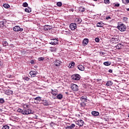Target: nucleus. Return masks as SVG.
Returning a JSON list of instances; mask_svg holds the SVG:
<instances>
[{"mask_svg":"<svg viewBox=\"0 0 129 129\" xmlns=\"http://www.w3.org/2000/svg\"><path fill=\"white\" fill-rule=\"evenodd\" d=\"M33 113H35V111L31 108L23 109V114L25 115L33 114Z\"/></svg>","mask_w":129,"mask_h":129,"instance_id":"f257e3e1","label":"nucleus"},{"mask_svg":"<svg viewBox=\"0 0 129 129\" xmlns=\"http://www.w3.org/2000/svg\"><path fill=\"white\" fill-rule=\"evenodd\" d=\"M117 29H118L120 32H124L126 30V26L124 24H119L117 26Z\"/></svg>","mask_w":129,"mask_h":129,"instance_id":"f03ea898","label":"nucleus"},{"mask_svg":"<svg viewBox=\"0 0 129 129\" xmlns=\"http://www.w3.org/2000/svg\"><path fill=\"white\" fill-rule=\"evenodd\" d=\"M13 31L15 32H23L24 31V29L23 28H21L20 26H16L13 28Z\"/></svg>","mask_w":129,"mask_h":129,"instance_id":"7ed1b4c3","label":"nucleus"},{"mask_svg":"<svg viewBox=\"0 0 129 129\" xmlns=\"http://www.w3.org/2000/svg\"><path fill=\"white\" fill-rule=\"evenodd\" d=\"M80 75L79 74H75L72 76V79L73 80H80Z\"/></svg>","mask_w":129,"mask_h":129,"instance_id":"20e7f679","label":"nucleus"},{"mask_svg":"<svg viewBox=\"0 0 129 129\" xmlns=\"http://www.w3.org/2000/svg\"><path fill=\"white\" fill-rule=\"evenodd\" d=\"M52 29V27L50 25H45L42 28V31L44 32H47V31H50Z\"/></svg>","mask_w":129,"mask_h":129,"instance_id":"39448f33","label":"nucleus"},{"mask_svg":"<svg viewBox=\"0 0 129 129\" xmlns=\"http://www.w3.org/2000/svg\"><path fill=\"white\" fill-rule=\"evenodd\" d=\"M75 123L80 126H83V124H84V121L82 119L78 120L75 121Z\"/></svg>","mask_w":129,"mask_h":129,"instance_id":"423d86ee","label":"nucleus"},{"mask_svg":"<svg viewBox=\"0 0 129 129\" xmlns=\"http://www.w3.org/2000/svg\"><path fill=\"white\" fill-rule=\"evenodd\" d=\"M53 64L56 67H59L61 64H62V61L59 60V59H56L53 61Z\"/></svg>","mask_w":129,"mask_h":129,"instance_id":"0eeeda50","label":"nucleus"},{"mask_svg":"<svg viewBox=\"0 0 129 129\" xmlns=\"http://www.w3.org/2000/svg\"><path fill=\"white\" fill-rule=\"evenodd\" d=\"M111 43L116 44V43H118V38L116 37H114L111 39Z\"/></svg>","mask_w":129,"mask_h":129,"instance_id":"6e6552de","label":"nucleus"},{"mask_svg":"<svg viewBox=\"0 0 129 129\" xmlns=\"http://www.w3.org/2000/svg\"><path fill=\"white\" fill-rule=\"evenodd\" d=\"M51 41L49 42L50 45H57L58 44V40L57 39H51Z\"/></svg>","mask_w":129,"mask_h":129,"instance_id":"1a4fd4ad","label":"nucleus"},{"mask_svg":"<svg viewBox=\"0 0 129 129\" xmlns=\"http://www.w3.org/2000/svg\"><path fill=\"white\" fill-rule=\"evenodd\" d=\"M77 27V25L76 23H71L70 25V28L72 31H74Z\"/></svg>","mask_w":129,"mask_h":129,"instance_id":"9d476101","label":"nucleus"},{"mask_svg":"<svg viewBox=\"0 0 129 129\" xmlns=\"http://www.w3.org/2000/svg\"><path fill=\"white\" fill-rule=\"evenodd\" d=\"M30 75H31V77H36L37 74H38V72L36 71H31L29 73Z\"/></svg>","mask_w":129,"mask_h":129,"instance_id":"9b49d317","label":"nucleus"},{"mask_svg":"<svg viewBox=\"0 0 129 129\" xmlns=\"http://www.w3.org/2000/svg\"><path fill=\"white\" fill-rule=\"evenodd\" d=\"M71 89L73 90V91H77L78 90V86L76 84H73L71 86Z\"/></svg>","mask_w":129,"mask_h":129,"instance_id":"f8f14e48","label":"nucleus"},{"mask_svg":"<svg viewBox=\"0 0 129 129\" xmlns=\"http://www.w3.org/2000/svg\"><path fill=\"white\" fill-rule=\"evenodd\" d=\"M77 68L79 69V70H80V71H84V70H85L84 67L81 64L78 66Z\"/></svg>","mask_w":129,"mask_h":129,"instance_id":"ddd939ff","label":"nucleus"},{"mask_svg":"<svg viewBox=\"0 0 129 129\" xmlns=\"http://www.w3.org/2000/svg\"><path fill=\"white\" fill-rule=\"evenodd\" d=\"M92 114L93 116H98L99 115V112L96 111H92Z\"/></svg>","mask_w":129,"mask_h":129,"instance_id":"4468645a","label":"nucleus"},{"mask_svg":"<svg viewBox=\"0 0 129 129\" xmlns=\"http://www.w3.org/2000/svg\"><path fill=\"white\" fill-rule=\"evenodd\" d=\"M5 94H7V95H12L13 94V91L8 90L6 92Z\"/></svg>","mask_w":129,"mask_h":129,"instance_id":"2eb2a0df","label":"nucleus"},{"mask_svg":"<svg viewBox=\"0 0 129 129\" xmlns=\"http://www.w3.org/2000/svg\"><path fill=\"white\" fill-rule=\"evenodd\" d=\"M42 104H43V105H45V106H47L49 105V102H48V101H47V100H42Z\"/></svg>","mask_w":129,"mask_h":129,"instance_id":"dca6fc26","label":"nucleus"},{"mask_svg":"<svg viewBox=\"0 0 129 129\" xmlns=\"http://www.w3.org/2000/svg\"><path fill=\"white\" fill-rule=\"evenodd\" d=\"M97 27H98L99 28H102V27H103V23H102V22H98L97 24Z\"/></svg>","mask_w":129,"mask_h":129,"instance_id":"f3484780","label":"nucleus"},{"mask_svg":"<svg viewBox=\"0 0 129 129\" xmlns=\"http://www.w3.org/2000/svg\"><path fill=\"white\" fill-rule=\"evenodd\" d=\"M34 100H36L37 101H42V98L40 96L36 97V98H34Z\"/></svg>","mask_w":129,"mask_h":129,"instance_id":"a211bd4d","label":"nucleus"},{"mask_svg":"<svg viewBox=\"0 0 129 129\" xmlns=\"http://www.w3.org/2000/svg\"><path fill=\"white\" fill-rule=\"evenodd\" d=\"M75 65V62L74 61H72L70 64L69 65V68H73L74 67V66Z\"/></svg>","mask_w":129,"mask_h":129,"instance_id":"6ab92c4d","label":"nucleus"},{"mask_svg":"<svg viewBox=\"0 0 129 129\" xmlns=\"http://www.w3.org/2000/svg\"><path fill=\"white\" fill-rule=\"evenodd\" d=\"M103 64L104 65H105V66H109L111 64V62L109 61H107L104 62Z\"/></svg>","mask_w":129,"mask_h":129,"instance_id":"aec40b11","label":"nucleus"},{"mask_svg":"<svg viewBox=\"0 0 129 129\" xmlns=\"http://www.w3.org/2000/svg\"><path fill=\"white\" fill-rule=\"evenodd\" d=\"M112 84H113V83H112V82H111V81H108L107 82L106 85V86H111Z\"/></svg>","mask_w":129,"mask_h":129,"instance_id":"412c9836","label":"nucleus"},{"mask_svg":"<svg viewBox=\"0 0 129 129\" xmlns=\"http://www.w3.org/2000/svg\"><path fill=\"white\" fill-rule=\"evenodd\" d=\"M89 42V40H88V39H84L83 41V43L84 45H87Z\"/></svg>","mask_w":129,"mask_h":129,"instance_id":"4be33fe9","label":"nucleus"},{"mask_svg":"<svg viewBox=\"0 0 129 129\" xmlns=\"http://www.w3.org/2000/svg\"><path fill=\"white\" fill-rule=\"evenodd\" d=\"M56 98L59 100L62 99V98H63V95L61 94H59L56 96Z\"/></svg>","mask_w":129,"mask_h":129,"instance_id":"5701e85b","label":"nucleus"},{"mask_svg":"<svg viewBox=\"0 0 129 129\" xmlns=\"http://www.w3.org/2000/svg\"><path fill=\"white\" fill-rule=\"evenodd\" d=\"M25 12L26 13H31V12H32V10H31L30 7H27L25 9Z\"/></svg>","mask_w":129,"mask_h":129,"instance_id":"b1692460","label":"nucleus"},{"mask_svg":"<svg viewBox=\"0 0 129 129\" xmlns=\"http://www.w3.org/2000/svg\"><path fill=\"white\" fill-rule=\"evenodd\" d=\"M56 49H57V48H56L55 47H50L49 50H50V51L51 52H56Z\"/></svg>","mask_w":129,"mask_h":129,"instance_id":"393cba45","label":"nucleus"},{"mask_svg":"<svg viewBox=\"0 0 129 129\" xmlns=\"http://www.w3.org/2000/svg\"><path fill=\"white\" fill-rule=\"evenodd\" d=\"M79 12H81V13H83L84 12H85V8L83 7H80L79 8Z\"/></svg>","mask_w":129,"mask_h":129,"instance_id":"a878e982","label":"nucleus"},{"mask_svg":"<svg viewBox=\"0 0 129 129\" xmlns=\"http://www.w3.org/2000/svg\"><path fill=\"white\" fill-rule=\"evenodd\" d=\"M5 27V22L4 21H1L0 22V27L3 29Z\"/></svg>","mask_w":129,"mask_h":129,"instance_id":"bb28decb","label":"nucleus"},{"mask_svg":"<svg viewBox=\"0 0 129 129\" xmlns=\"http://www.w3.org/2000/svg\"><path fill=\"white\" fill-rule=\"evenodd\" d=\"M116 49H118V50H120L121 49V44L119 43L116 46Z\"/></svg>","mask_w":129,"mask_h":129,"instance_id":"cd10ccee","label":"nucleus"},{"mask_svg":"<svg viewBox=\"0 0 129 129\" xmlns=\"http://www.w3.org/2000/svg\"><path fill=\"white\" fill-rule=\"evenodd\" d=\"M51 94L53 95H57V91L53 90V89H51Z\"/></svg>","mask_w":129,"mask_h":129,"instance_id":"c85d7f7f","label":"nucleus"},{"mask_svg":"<svg viewBox=\"0 0 129 129\" xmlns=\"http://www.w3.org/2000/svg\"><path fill=\"white\" fill-rule=\"evenodd\" d=\"M81 101H87V98H86V97H84V96H82L81 97Z\"/></svg>","mask_w":129,"mask_h":129,"instance_id":"c756f323","label":"nucleus"},{"mask_svg":"<svg viewBox=\"0 0 129 129\" xmlns=\"http://www.w3.org/2000/svg\"><path fill=\"white\" fill-rule=\"evenodd\" d=\"M122 2L124 5H127L129 4V0H122Z\"/></svg>","mask_w":129,"mask_h":129,"instance_id":"7c9ffc66","label":"nucleus"},{"mask_svg":"<svg viewBox=\"0 0 129 129\" xmlns=\"http://www.w3.org/2000/svg\"><path fill=\"white\" fill-rule=\"evenodd\" d=\"M18 112H20V113H22V114H24V109H18L17 110Z\"/></svg>","mask_w":129,"mask_h":129,"instance_id":"2f4dec72","label":"nucleus"},{"mask_svg":"<svg viewBox=\"0 0 129 129\" xmlns=\"http://www.w3.org/2000/svg\"><path fill=\"white\" fill-rule=\"evenodd\" d=\"M76 21L77 24H80V23H81V22H82V20H81V19H79V18H77L76 19Z\"/></svg>","mask_w":129,"mask_h":129,"instance_id":"473e14b6","label":"nucleus"},{"mask_svg":"<svg viewBox=\"0 0 129 129\" xmlns=\"http://www.w3.org/2000/svg\"><path fill=\"white\" fill-rule=\"evenodd\" d=\"M29 108V105L25 104L23 105V109H27Z\"/></svg>","mask_w":129,"mask_h":129,"instance_id":"72a5a7b5","label":"nucleus"},{"mask_svg":"<svg viewBox=\"0 0 129 129\" xmlns=\"http://www.w3.org/2000/svg\"><path fill=\"white\" fill-rule=\"evenodd\" d=\"M4 8L5 9H9L10 8V6L9 4H5L3 5Z\"/></svg>","mask_w":129,"mask_h":129,"instance_id":"f704fd0d","label":"nucleus"},{"mask_svg":"<svg viewBox=\"0 0 129 129\" xmlns=\"http://www.w3.org/2000/svg\"><path fill=\"white\" fill-rule=\"evenodd\" d=\"M2 129H10V126L8 125H5L3 126Z\"/></svg>","mask_w":129,"mask_h":129,"instance_id":"c9c22d12","label":"nucleus"},{"mask_svg":"<svg viewBox=\"0 0 129 129\" xmlns=\"http://www.w3.org/2000/svg\"><path fill=\"white\" fill-rule=\"evenodd\" d=\"M3 45L4 47H6V46H8V42L7 41H4L3 42Z\"/></svg>","mask_w":129,"mask_h":129,"instance_id":"e433bc0d","label":"nucleus"},{"mask_svg":"<svg viewBox=\"0 0 129 129\" xmlns=\"http://www.w3.org/2000/svg\"><path fill=\"white\" fill-rule=\"evenodd\" d=\"M57 7H61L62 6V3L61 2H57L56 4Z\"/></svg>","mask_w":129,"mask_h":129,"instance_id":"4c0bfd02","label":"nucleus"},{"mask_svg":"<svg viewBox=\"0 0 129 129\" xmlns=\"http://www.w3.org/2000/svg\"><path fill=\"white\" fill-rule=\"evenodd\" d=\"M45 59L44 57H41L38 58V61H43Z\"/></svg>","mask_w":129,"mask_h":129,"instance_id":"58836bf2","label":"nucleus"},{"mask_svg":"<svg viewBox=\"0 0 129 129\" xmlns=\"http://www.w3.org/2000/svg\"><path fill=\"white\" fill-rule=\"evenodd\" d=\"M104 4H109L110 3V2L109 1V0H104Z\"/></svg>","mask_w":129,"mask_h":129,"instance_id":"ea45409f","label":"nucleus"},{"mask_svg":"<svg viewBox=\"0 0 129 129\" xmlns=\"http://www.w3.org/2000/svg\"><path fill=\"white\" fill-rule=\"evenodd\" d=\"M23 7H24V8H27V7H28V3H24L23 4Z\"/></svg>","mask_w":129,"mask_h":129,"instance_id":"a19ab883","label":"nucleus"},{"mask_svg":"<svg viewBox=\"0 0 129 129\" xmlns=\"http://www.w3.org/2000/svg\"><path fill=\"white\" fill-rule=\"evenodd\" d=\"M5 102V100L4 98H1L0 99V103H4Z\"/></svg>","mask_w":129,"mask_h":129,"instance_id":"79ce46f5","label":"nucleus"},{"mask_svg":"<svg viewBox=\"0 0 129 129\" xmlns=\"http://www.w3.org/2000/svg\"><path fill=\"white\" fill-rule=\"evenodd\" d=\"M127 20H128V18H127V17L123 18V20L125 22H127Z\"/></svg>","mask_w":129,"mask_h":129,"instance_id":"37998d69","label":"nucleus"},{"mask_svg":"<svg viewBox=\"0 0 129 129\" xmlns=\"http://www.w3.org/2000/svg\"><path fill=\"white\" fill-rule=\"evenodd\" d=\"M24 80H26V81H29L30 80V78L28 77H25L24 78Z\"/></svg>","mask_w":129,"mask_h":129,"instance_id":"c03bdc74","label":"nucleus"},{"mask_svg":"<svg viewBox=\"0 0 129 129\" xmlns=\"http://www.w3.org/2000/svg\"><path fill=\"white\" fill-rule=\"evenodd\" d=\"M95 42H96V43H98V42H99L100 40L99 38H96L95 39Z\"/></svg>","mask_w":129,"mask_h":129,"instance_id":"a18cd8bd","label":"nucleus"},{"mask_svg":"<svg viewBox=\"0 0 129 129\" xmlns=\"http://www.w3.org/2000/svg\"><path fill=\"white\" fill-rule=\"evenodd\" d=\"M75 126V124H71L70 127L72 128H74V127Z\"/></svg>","mask_w":129,"mask_h":129,"instance_id":"49530a36","label":"nucleus"},{"mask_svg":"<svg viewBox=\"0 0 129 129\" xmlns=\"http://www.w3.org/2000/svg\"><path fill=\"white\" fill-rule=\"evenodd\" d=\"M111 19V17H110V16H107L106 17V20H109Z\"/></svg>","mask_w":129,"mask_h":129,"instance_id":"de8ad7c7","label":"nucleus"},{"mask_svg":"<svg viewBox=\"0 0 129 129\" xmlns=\"http://www.w3.org/2000/svg\"><path fill=\"white\" fill-rule=\"evenodd\" d=\"M66 129H72L70 126H67L66 127Z\"/></svg>","mask_w":129,"mask_h":129,"instance_id":"09e8293b","label":"nucleus"},{"mask_svg":"<svg viewBox=\"0 0 129 129\" xmlns=\"http://www.w3.org/2000/svg\"><path fill=\"white\" fill-rule=\"evenodd\" d=\"M119 6H120V4H118V3L116 4H115V5H114L115 7H119Z\"/></svg>","mask_w":129,"mask_h":129,"instance_id":"8fccbe9b","label":"nucleus"},{"mask_svg":"<svg viewBox=\"0 0 129 129\" xmlns=\"http://www.w3.org/2000/svg\"><path fill=\"white\" fill-rule=\"evenodd\" d=\"M31 64H34L35 63V61L34 60H31L30 61Z\"/></svg>","mask_w":129,"mask_h":129,"instance_id":"3c124183","label":"nucleus"},{"mask_svg":"<svg viewBox=\"0 0 129 129\" xmlns=\"http://www.w3.org/2000/svg\"><path fill=\"white\" fill-rule=\"evenodd\" d=\"M69 11H70V12H74V9H70L69 10Z\"/></svg>","mask_w":129,"mask_h":129,"instance_id":"603ef678","label":"nucleus"},{"mask_svg":"<svg viewBox=\"0 0 129 129\" xmlns=\"http://www.w3.org/2000/svg\"><path fill=\"white\" fill-rule=\"evenodd\" d=\"M108 72H109V73H112V70H109Z\"/></svg>","mask_w":129,"mask_h":129,"instance_id":"864d4df0","label":"nucleus"},{"mask_svg":"<svg viewBox=\"0 0 129 129\" xmlns=\"http://www.w3.org/2000/svg\"><path fill=\"white\" fill-rule=\"evenodd\" d=\"M126 10L127 12H129V8H126Z\"/></svg>","mask_w":129,"mask_h":129,"instance_id":"5fc2aeb1","label":"nucleus"},{"mask_svg":"<svg viewBox=\"0 0 129 129\" xmlns=\"http://www.w3.org/2000/svg\"><path fill=\"white\" fill-rule=\"evenodd\" d=\"M100 54H102V55H104V53L102 52H100Z\"/></svg>","mask_w":129,"mask_h":129,"instance_id":"6e6d98bb","label":"nucleus"},{"mask_svg":"<svg viewBox=\"0 0 129 129\" xmlns=\"http://www.w3.org/2000/svg\"><path fill=\"white\" fill-rule=\"evenodd\" d=\"M0 51H2V48H0Z\"/></svg>","mask_w":129,"mask_h":129,"instance_id":"4d7b16f0","label":"nucleus"},{"mask_svg":"<svg viewBox=\"0 0 129 129\" xmlns=\"http://www.w3.org/2000/svg\"><path fill=\"white\" fill-rule=\"evenodd\" d=\"M95 2H96L97 0H94Z\"/></svg>","mask_w":129,"mask_h":129,"instance_id":"13d9d810","label":"nucleus"},{"mask_svg":"<svg viewBox=\"0 0 129 129\" xmlns=\"http://www.w3.org/2000/svg\"><path fill=\"white\" fill-rule=\"evenodd\" d=\"M11 76L10 75V78H11Z\"/></svg>","mask_w":129,"mask_h":129,"instance_id":"bf43d9fd","label":"nucleus"}]
</instances>
